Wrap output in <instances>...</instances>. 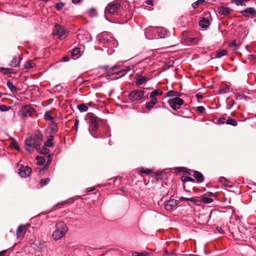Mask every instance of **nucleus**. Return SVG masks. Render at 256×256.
<instances>
[{
	"mask_svg": "<svg viewBox=\"0 0 256 256\" xmlns=\"http://www.w3.org/2000/svg\"><path fill=\"white\" fill-rule=\"evenodd\" d=\"M42 141V134L40 132L35 134L33 138L27 139L25 141L26 146L32 147L38 150Z\"/></svg>",
	"mask_w": 256,
	"mask_h": 256,
	"instance_id": "nucleus-1",
	"label": "nucleus"
},
{
	"mask_svg": "<svg viewBox=\"0 0 256 256\" xmlns=\"http://www.w3.org/2000/svg\"><path fill=\"white\" fill-rule=\"evenodd\" d=\"M68 231L67 227L64 222H60L56 224V230L52 234V237L57 240L63 237Z\"/></svg>",
	"mask_w": 256,
	"mask_h": 256,
	"instance_id": "nucleus-2",
	"label": "nucleus"
},
{
	"mask_svg": "<svg viewBox=\"0 0 256 256\" xmlns=\"http://www.w3.org/2000/svg\"><path fill=\"white\" fill-rule=\"evenodd\" d=\"M86 120L90 124L89 132H90V130L96 131L98 130L99 126L100 118L92 112L88 113L86 118Z\"/></svg>",
	"mask_w": 256,
	"mask_h": 256,
	"instance_id": "nucleus-3",
	"label": "nucleus"
},
{
	"mask_svg": "<svg viewBox=\"0 0 256 256\" xmlns=\"http://www.w3.org/2000/svg\"><path fill=\"white\" fill-rule=\"evenodd\" d=\"M120 8L121 6L118 3L112 2L109 4L107 6L105 10V12L110 14H118V11H120V15L123 16L124 14L122 13L121 11L120 10Z\"/></svg>",
	"mask_w": 256,
	"mask_h": 256,
	"instance_id": "nucleus-4",
	"label": "nucleus"
},
{
	"mask_svg": "<svg viewBox=\"0 0 256 256\" xmlns=\"http://www.w3.org/2000/svg\"><path fill=\"white\" fill-rule=\"evenodd\" d=\"M66 30L60 24H56L52 32L54 36H58L60 40H62L66 37Z\"/></svg>",
	"mask_w": 256,
	"mask_h": 256,
	"instance_id": "nucleus-5",
	"label": "nucleus"
},
{
	"mask_svg": "<svg viewBox=\"0 0 256 256\" xmlns=\"http://www.w3.org/2000/svg\"><path fill=\"white\" fill-rule=\"evenodd\" d=\"M145 92L140 90H136L132 91L129 94L128 97L130 100H139L144 96Z\"/></svg>",
	"mask_w": 256,
	"mask_h": 256,
	"instance_id": "nucleus-6",
	"label": "nucleus"
},
{
	"mask_svg": "<svg viewBox=\"0 0 256 256\" xmlns=\"http://www.w3.org/2000/svg\"><path fill=\"white\" fill-rule=\"evenodd\" d=\"M34 112L35 110L34 108H32L30 105H26L22 108L20 113L23 116L26 117L31 116Z\"/></svg>",
	"mask_w": 256,
	"mask_h": 256,
	"instance_id": "nucleus-7",
	"label": "nucleus"
},
{
	"mask_svg": "<svg viewBox=\"0 0 256 256\" xmlns=\"http://www.w3.org/2000/svg\"><path fill=\"white\" fill-rule=\"evenodd\" d=\"M32 172L31 168L27 166L20 165L18 169V174L22 178H26L30 176Z\"/></svg>",
	"mask_w": 256,
	"mask_h": 256,
	"instance_id": "nucleus-8",
	"label": "nucleus"
},
{
	"mask_svg": "<svg viewBox=\"0 0 256 256\" xmlns=\"http://www.w3.org/2000/svg\"><path fill=\"white\" fill-rule=\"evenodd\" d=\"M244 16H250L252 18L256 17V10L254 8H248L240 12Z\"/></svg>",
	"mask_w": 256,
	"mask_h": 256,
	"instance_id": "nucleus-9",
	"label": "nucleus"
},
{
	"mask_svg": "<svg viewBox=\"0 0 256 256\" xmlns=\"http://www.w3.org/2000/svg\"><path fill=\"white\" fill-rule=\"evenodd\" d=\"M29 224L20 225L16 230V237L18 238H23L25 234Z\"/></svg>",
	"mask_w": 256,
	"mask_h": 256,
	"instance_id": "nucleus-10",
	"label": "nucleus"
},
{
	"mask_svg": "<svg viewBox=\"0 0 256 256\" xmlns=\"http://www.w3.org/2000/svg\"><path fill=\"white\" fill-rule=\"evenodd\" d=\"M176 206V200L174 199H171L170 200L166 202L165 204V208L167 210H173Z\"/></svg>",
	"mask_w": 256,
	"mask_h": 256,
	"instance_id": "nucleus-11",
	"label": "nucleus"
},
{
	"mask_svg": "<svg viewBox=\"0 0 256 256\" xmlns=\"http://www.w3.org/2000/svg\"><path fill=\"white\" fill-rule=\"evenodd\" d=\"M218 12L220 14L226 16L230 14L232 10L229 8L221 6L218 8Z\"/></svg>",
	"mask_w": 256,
	"mask_h": 256,
	"instance_id": "nucleus-12",
	"label": "nucleus"
},
{
	"mask_svg": "<svg viewBox=\"0 0 256 256\" xmlns=\"http://www.w3.org/2000/svg\"><path fill=\"white\" fill-rule=\"evenodd\" d=\"M193 176L198 183H202L204 180L203 174L198 171L194 170Z\"/></svg>",
	"mask_w": 256,
	"mask_h": 256,
	"instance_id": "nucleus-13",
	"label": "nucleus"
},
{
	"mask_svg": "<svg viewBox=\"0 0 256 256\" xmlns=\"http://www.w3.org/2000/svg\"><path fill=\"white\" fill-rule=\"evenodd\" d=\"M210 24V22L209 20L206 18H202L199 22L200 26L203 28H208Z\"/></svg>",
	"mask_w": 256,
	"mask_h": 256,
	"instance_id": "nucleus-14",
	"label": "nucleus"
},
{
	"mask_svg": "<svg viewBox=\"0 0 256 256\" xmlns=\"http://www.w3.org/2000/svg\"><path fill=\"white\" fill-rule=\"evenodd\" d=\"M147 80H148V78L145 76H139L136 78V85L140 86L141 84H142Z\"/></svg>",
	"mask_w": 256,
	"mask_h": 256,
	"instance_id": "nucleus-15",
	"label": "nucleus"
},
{
	"mask_svg": "<svg viewBox=\"0 0 256 256\" xmlns=\"http://www.w3.org/2000/svg\"><path fill=\"white\" fill-rule=\"evenodd\" d=\"M50 132L51 134H56L58 132V127L57 124L54 121H52V124H50L48 126Z\"/></svg>",
	"mask_w": 256,
	"mask_h": 256,
	"instance_id": "nucleus-16",
	"label": "nucleus"
},
{
	"mask_svg": "<svg viewBox=\"0 0 256 256\" xmlns=\"http://www.w3.org/2000/svg\"><path fill=\"white\" fill-rule=\"evenodd\" d=\"M168 103L173 110H176V98H170L168 100Z\"/></svg>",
	"mask_w": 256,
	"mask_h": 256,
	"instance_id": "nucleus-17",
	"label": "nucleus"
},
{
	"mask_svg": "<svg viewBox=\"0 0 256 256\" xmlns=\"http://www.w3.org/2000/svg\"><path fill=\"white\" fill-rule=\"evenodd\" d=\"M47 146H42V148H41L40 146H39V148H38V150H36L38 153L41 154H48L50 152V149L46 148Z\"/></svg>",
	"mask_w": 256,
	"mask_h": 256,
	"instance_id": "nucleus-18",
	"label": "nucleus"
},
{
	"mask_svg": "<svg viewBox=\"0 0 256 256\" xmlns=\"http://www.w3.org/2000/svg\"><path fill=\"white\" fill-rule=\"evenodd\" d=\"M6 85L12 92H17L18 88L12 84V82L10 80L7 81Z\"/></svg>",
	"mask_w": 256,
	"mask_h": 256,
	"instance_id": "nucleus-19",
	"label": "nucleus"
},
{
	"mask_svg": "<svg viewBox=\"0 0 256 256\" xmlns=\"http://www.w3.org/2000/svg\"><path fill=\"white\" fill-rule=\"evenodd\" d=\"M20 60H17V58L14 57V58L12 61L10 62V66L12 67H16L19 65L20 62L21 60V57L18 58Z\"/></svg>",
	"mask_w": 256,
	"mask_h": 256,
	"instance_id": "nucleus-20",
	"label": "nucleus"
},
{
	"mask_svg": "<svg viewBox=\"0 0 256 256\" xmlns=\"http://www.w3.org/2000/svg\"><path fill=\"white\" fill-rule=\"evenodd\" d=\"M54 136L52 134H50L48 136L47 140L44 143V146H47L48 147L52 146H53V143L52 141L53 140Z\"/></svg>",
	"mask_w": 256,
	"mask_h": 256,
	"instance_id": "nucleus-21",
	"label": "nucleus"
},
{
	"mask_svg": "<svg viewBox=\"0 0 256 256\" xmlns=\"http://www.w3.org/2000/svg\"><path fill=\"white\" fill-rule=\"evenodd\" d=\"M0 72H2L4 74H12L14 72V69L10 68H0Z\"/></svg>",
	"mask_w": 256,
	"mask_h": 256,
	"instance_id": "nucleus-22",
	"label": "nucleus"
},
{
	"mask_svg": "<svg viewBox=\"0 0 256 256\" xmlns=\"http://www.w3.org/2000/svg\"><path fill=\"white\" fill-rule=\"evenodd\" d=\"M181 180L183 182H194V180L190 177L182 176H181Z\"/></svg>",
	"mask_w": 256,
	"mask_h": 256,
	"instance_id": "nucleus-23",
	"label": "nucleus"
},
{
	"mask_svg": "<svg viewBox=\"0 0 256 256\" xmlns=\"http://www.w3.org/2000/svg\"><path fill=\"white\" fill-rule=\"evenodd\" d=\"M177 172H182L184 174H188L189 175L191 174L189 172V170L184 167H177Z\"/></svg>",
	"mask_w": 256,
	"mask_h": 256,
	"instance_id": "nucleus-24",
	"label": "nucleus"
},
{
	"mask_svg": "<svg viewBox=\"0 0 256 256\" xmlns=\"http://www.w3.org/2000/svg\"><path fill=\"white\" fill-rule=\"evenodd\" d=\"M37 160V164L38 166H42L44 164L45 162V159L44 157L40 156H38L36 157Z\"/></svg>",
	"mask_w": 256,
	"mask_h": 256,
	"instance_id": "nucleus-25",
	"label": "nucleus"
},
{
	"mask_svg": "<svg viewBox=\"0 0 256 256\" xmlns=\"http://www.w3.org/2000/svg\"><path fill=\"white\" fill-rule=\"evenodd\" d=\"M205 2L204 0H198L197 1L193 2L192 4V6L194 8H197L200 5L202 4L203 3Z\"/></svg>",
	"mask_w": 256,
	"mask_h": 256,
	"instance_id": "nucleus-26",
	"label": "nucleus"
},
{
	"mask_svg": "<svg viewBox=\"0 0 256 256\" xmlns=\"http://www.w3.org/2000/svg\"><path fill=\"white\" fill-rule=\"evenodd\" d=\"M126 70H120L118 72H116V73H114L113 75H115L116 76L114 78H120L123 76H124L126 74Z\"/></svg>",
	"mask_w": 256,
	"mask_h": 256,
	"instance_id": "nucleus-27",
	"label": "nucleus"
},
{
	"mask_svg": "<svg viewBox=\"0 0 256 256\" xmlns=\"http://www.w3.org/2000/svg\"><path fill=\"white\" fill-rule=\"evenodd\" d=\"M162 94V91L160 90H156L152 91L150 94V97H156L157 96H160Z\"/></svg>",
	"mask_w": 256,
	"mask_h": 256,
	"instance_id": "nucleus-28",
	"label": "nucleus"
},
{
	"mask_svg": "<svg viewBox=\"0 0 256 256\" xmlns=\"http://www.w3.org/2000/svg\"><path fill=\"white\" fill-rule=\"evenodd\" d=\"M227 54V50H220L219 52H218L216 54V58H220L223 56H224Z\"/></svg>",
	"mask_w": 256,
	"mask_h": 256,
	"instance_id": "nucleus-29",
	"label": "nucleus"
},
{
	"mask_svg": "<svg viewBox=\"0 0 256 256\" xmlns=\"http://www.w3.org/2000/svg\"><path fill=\"white\" fill-rule=\"evenodd\" d=\"M10 146L13 147L14 149L17 150L18 151H20V149L16 141L14 139H12Z\"/></svg>",
	"mask_w": 256,
	"mask_h": 256,
	"instance_id": "nucleus-30",
	"label": "nucleus"
},
{
	"mask_svg": "<svg viewBox=\"0 0 256 256\" xmlns=\"http://www.w3.org/2000/svg\"><path fill=\"white\" fill-rule=\"evenodd\" d=\"M229 46L233 51H236L238 49V46L236 44V40H234L230 42L229 44Z\"/></svg>",
	"mask_w": 256,
	"mask_h": 256,
	"instance_id": "nucleus-31",
	"label": "nucleus"
},
{
	"mask_svg": "<svg viewBox=\"0 0 256 256\" xmlns=\"http://www.w3.org/2000/svg\"><path fill=\"white\" fill-rule=\"evenodd\" d=\"M226 124H227L231 125V126H237V124H238V122L236 120H234V119H232V118H230L227 120L226 122Z\"/></svg>",
	"mask_w": 256,
	"mask_h": 256,
	"instance_id": "nucleus-32",
	"label": "nucleus"
},
{
	"mask_svg": "<svg viewBox=\"0 0 256 256\" xmlns=\"http://www.w3.org/2000/svg\"><path fill=\"white\" fill-rule=\"evenodd\" d=\"M78 108L80 112H86L88 110V106L84 104H79Z\"/></svg>",
	"mask_w": 256,
	"mask_h": 256,
	"instance_id": "nucleus-33",
	"label": "nucleus"
},
{
	"mask_svg": "<svg viewBox=\"0 0 256 256\" xmlns=\"http://www.w3.org/2000/svg\"><path fill=\"white\" fill-rule=\"evenodd\" d=\"M36 66V64L34 62H32L30 60H28L25 64L24 68L26 69H30Z\"/></svg>",
	"mask_w": 256,
	"mask_h": 256,
	"instance_id": "nucleus-34",
	"label": "nucleus"
},
{
	"mask_svg": "<svg viewBox=\"0 0 256 256\" xmlns=\"http://www.w3.org/2000/svg\"><path fill=\"white\" fill-rule=\"evenodd\" d=\"M50 182V179L49 178H46V179H42L40 182V184L41 186H44L49 183Z\"/></svg>",
	"mask_w": 256,
	"mask_h": 256,
	"instance_id": "nucleus-35",
	"label": "nucleus"
},
{
	"mask_svg": "<svg viewBox=\"0 0 256 256\" xmlns=\"http://www.w3.org/2000/svg\"><path fill=\"white\" fill-rule=\"evenodd\" d=\"M166 176V174L162 172H158L156 173V180L162 179V178H163L164 177H165Z\"/></svg>",
	"mask_w": 256,
	"mask_h": 256,
	"instance_id": "nucleus-36",
	"label": "nucleus"
},
{
	"mask_svg": "<svg viewBox=\"0 0 256 256\" xmlns=\"http://www.w3.org/2000/svg\"><path fill=\"white\" fill-rule=\"evenodd\" d=\"M202 200L204 203L206 204H210L213 201L212 198L206 196L202 197Z\"/></svg>",
	"mask_w": 256,
	"mask_h": 256,
	"instance_id": "nucleus-37",
	"label": "nucleus"
},
{
	"mask_svg": "<svg viewBox=\"0 0 256 256\" xmlns=\"http://www.w3.org/2000/svg\"><path fill=\"white\" fill-rule=\"evenodd\" d=\"M44 118L46 120H50L52 123V121H54L53 117L50 114L49 112H46L44 114Z\"/></svg>",
	"mask_w": 256,
	"mask_h": 256,
	"instance_id": "nucleus-38",
	"label": "nucleus"
},
{
	"mask_svg": "<svg viewBox=\"0 0 256 256\" xmlns=\"http://www.w3.org/2000/svg\"><path fill=\"white\" fill-rule=\"evenodd\" d=\"M179 200H180L190 201L194 203H195L196 202V199L194 198H187L181 196L179 198Z\"/></svg>",
	"mask_w": 256,
	"mask_h": 256,
	"instance_id": "nucleus-39",
	"label": "nucleus"
},
{
	"mask_svg": "<svg viewBox=\"0 0 256 256\" xmlns=\"http://www.w3.org/2000/svg\"><path fill=\"white\" fill-rule=\"evenodd\" d=\"M180 96V94L177 92V105L178 106H182L184 104V100L179 98Z\"/></svg>",
	"mask_w": 256,
	"mask_h": 256,
	"instance_id": "nucleus-40",
	"label": "nucleus"
},
{
	"mask_svg": "<svg viewBox=\"0 0 256 256\" xmlns=\"http://www.w3.org/2000/svg\"><path fill=\"white\" fill-rule=\"evenodd\" d=\"M11 108L10 106H8L6 105H0V110L2 112H6Z\"/></svg>",
	"mask_w": 256,
	"mask_h": 256,
	"instance_id": "nucleus-41",
	"label": "nucleus"
},
{
	"mask_svg": "<svg viewBox=\"0 0 256 256\" xmlns=\"http://www.w3.org/2000/svg\"><path fill=\"white\" fill-rule=\"evenodd\" d=\"M64 4L62 2L56 3L55 4V8L58 10H60L62 8L64 7Z\"/></svg>",
	"mask_w": 256,
	"mask_h": 256,
	"instance_id": "nucleus-42",
	"label": "nucleus"
},
{
	"mask_svg": "<svg viewBox=\"0 0 256 256\" xmlns=\"http://www.w3.org/2000/svg\"><path fill=\"white\" fill-rule=\"evenodd\" d=\"M198 38H188V42H190V44H196L198 42Z\"/></svg>",
	"mask_w": 256,
	"mask_h": 256,
	"instance_id": "nucleus-43",
	"label": "nucleus"
},
{
	"mask_svg": "<svg viewBox=\"0 0 256 256\" xmlns=\"http://www.w3.org/2000/svg\"><path fill=\"white\" fill-rule=\"evenodd\" d=\"M80 52V49L79 48H74L71 52V54L72 56H76Z\"/></svg>",
	"mask_w": 256,
	"mask_h": 256,
	"instance_id": "nucleus-44",
	"label": "nucleus"
},
{
	"mask_svg": "<svg viewBox=\"0 0 256 256\" xmlns=\"http://www.w3.org/2000/svg\"><path fill=\"white\" fill-rule=\"evenodd\" d=\"M152 170L150 169H148V168H142L140 170V174H150L151 173H152Z\"/></svg>",
	"mask_w": 256,
	"mask_h": 256,
	"instance_id": "nucleus-45",
	"label": "nucleus"
},
{
	"mask_svg": "<svg viewBox=\"0 0 256 256\" xmlns=\"http://www.w3.org/2000/svg\"><path fill=\"white\" fill-rule=\"evenodd\" d=\"M52 158L50 154H48V160H47V162H46V164L45 165V166H44V168H43V169H47L48 168V166L49 164L52 162Z\"/></svg>",
	"mask_w": 256,
	"mask_h": 256,
	"instance_id": "nucleus-46",
	"label": "nucleus"
},
{
	"mask_svg": "<svg viewBox=\"0 0 256 256\" xmlns=\"http://www.w3.org/2000/svg\"><path fill=\"white\" fill-rule=\"evenodd\" d=\"M234 2L237 6H243L245 4L243 0H234Z\"/></svg>",
	"mask_w": 256,
	"mask_h": 256,
	"instance_id": "nucleus-47",
	"label": "nucleus"
},
{
	"mask_svg": "<svg viewBox=\"0 0 256 256\" xmlns=\"http://www.w3.org/2000/svg\"><path fill=\"white\" fill-rule=\"evenodd\" d=\"M154 105V103L149 102H148L147 103L146 106V108L148 110H150L153 108Z\"/></svg>",
	"mask_w": 256,
	"mask_h": 256,
	"instance_id": "nucleus-48",
	"label": "nucleus"
},
{
	"mask_svg": "<svg viewBox=\"0 0 256 256\" xmlns=\"http://www.w3.org/2000/svg\"><path fill=\"white\" fill-rule=\"evenodd\" d=\"M226 120L224 118H220L218 119L217 123L218 124H224L226 122Z\"/></svg>",
	"mask_w": 256,
	"mask_h": 256,
	"instance_id": "nucleus-49",
	"label": "nucleus"
},
{
	"mask_svg": "<svg viewBox=\"0 0 256 256\" xmlns=\"http://www.w3.org/2000/svg\"><path fill=\"white\" fill-rule=\"evenodd\" d=\"M79 124V120L77 118L75 119L74 120V130L76 132H77L78 130V125Z\"/></svg>",
	"mask_w": 256,
	"mask_h": 256,
	"instance_id": "nucleus-50",
	"label": "nucleus"
},
{
	"mask_svg": "<svg viewBox=\"0 0 256 256\" xmlns=\"http://www.w3.org/2000/svg\"><path fill=\"white\" fill-rule=\"evenodd\" d=\"M176 92L174 90H169L166 94V96H174Z\"/></svg>",
	"mask_w": 256,
	"mask_h": 256,
	"instance_id": "nucleus-51",
	"label": "nucleus"
},
{
	"mask_svg": "<svg viewBox=\"0 0 256 256\" xmlns=\"http://www.w3.org/2000/svg\"><path fill=\"white\" fill-rule=\"evenodd\" d=\"M197 110L200 113L202 114L205 112V108L202 106H199L197 107Z\"/></svg>",
	"mask_w": 256,
	"mask_h": 256,
	"instance_id": "nucleus-52",
	"label": "nucleus"
},
{
	"mask_svg": "<svg viewBox=\"0 0 256 256\" xmlns=\"http://www.w3.org/2000/svg\"><path fill=\"white\" fill-rule=\"evenodd\" d=\"M124 16L126 17V20H128L131 19L132 16V14L131 12H128L125 14Z\"/></svg>",
	"mask_w": 256,
	"mask_h": 256,
	"instance_id": "nucleus-53",
	"label": "nucleus"
},
{
	"mask_svg": "<svg viewBox=\"0 0 256 256\" xmlns=\"http://www.w3.org/2000/svg\"><path fill=\"white\" fill-rule=\"evenodd\" d=\"M102 68L108 74H110L111 72L108 66H102Z\"/></svg>",
	"mask_w": 256,
	"mask_h": 256,
	"instance_id": "nucleus-54",
	"label": "nucleus"
},
{
	"mask_svg": "<svg viewBox=\"0 0 256 256\" xmlns=\"http://www.w3.org/2000/svg\"><path fill=\"white\" fill-rule=\"evenodd\" d=\"M245 98V96L244 94H236V100H242Z\"/></svg>",
	"mask_w": 256,
	"mask_h": 256,
	"instance_id": "nucleus-55",
	"label": "nucleus"
},
{
	"mask_svg": "<svg viewBox=\"0 0 256 256\" xmlns=\"http://www.w3.org/2000/svg\"><path fill=\"white\" fill-rule=\"evenodd\" d=\"M152 100L150 102L154 103V104H156L158 102V100L156 97H150Z\"/></svg>",
	"mask_w": 256,
	"mask_h": 256,
	"instance_id": "nucleus-56",
	"label": "nucleus"
},
{
	"mask_svg": "<svg viewBox=\"0 0 256 256\" xmlns=\"http://www.w3.org/2000/svg\"><path fill=\"white\" fill-rule=\"evenodd\" d=\"M90 16H92L94 15V14L96 12V10L94 8H92L90 10Z\"/></svg>",
	"mask_w": 256,
	"mask_h": 256,
	"instance_id": "nucleus-57",
	"label": "nucleus"
},
{
	"mask_svg": "<svg viewBox=\"0 0 256 256\" xmlns=\"http://www.w3.org/2000/svg\"><path fill=\"white\" fill-rule=\"evenodd\" d=\"M216 230L220 234H224V230L220 227H216Z\"/></svg>",
	"mask_w": 256,
	"mask_h": 256,
	"instance_id": "nucleus-58",
	"label": "nucleus"
},
{
	"mask_svg": "<svg viewBox=\"0 0 256 256\" xmlns=\"http://www.w3.org/2000/svg\"><path fill=\"white\" fill-rule=\"evenodd\" d=\"M220 181L222 182L225 186H226V180L224 178V177L220 178Z\"/></svg>",
	"mask_w": 256,
	"mask_h": 256,
	"instance_id": "nucleus-59",
	"label": "nucleus"
},
{
	"mask_svg": "<svg viewBox=\"0 0 256 256\" xmlns=\"http://www.w3.org/2000/svg\"><path fill=\"white\" fill-rule=\"evenodd\" d=\"M149 254V252H139V256H146Z\"/></svg>",
	"mask_w": 256,
	"mask_h": 256,
	"instance_id": "nucleus-60",
	"label": "nucleus"
},
{
	"mask_svg": "<svg viewBox=\"0 0 256 256\" xmlns=\"http://www.w3.org/2000/svg\"><path fill=\"white\" fill-rule=\"evenodd\" d=\"M248 58L250 60H252L255 58V56L252 54H250L248 56Z\"/></svg>",
	"mask_w": 256,
	"mask_h": 256,
	"instance_id": "nucleus-61",
	"label": "nucleus"
},
{
	"mask_svg": "<svg viewBox=\"0 0 256 256\" xmlns=\"http://www.w3.org/2000/svg\"><path fill=\"white\" fill-rule=\"evenodd\" d=\"M26 146V150L29 152V154H30L31 152H32V150L31 149L32 147H29V146Z\"/></svg>",
	"mask_w": 256,
	"mask_h": 256,
	"instance_id": "nucleus-62",
	"label": "nucleus"
},
{
	"mask_svg": "<svg viewBox=\"0 0 256 256\" xmlns=\"http://www.w3.org/2000/svg\"><path fill=\"white\" fill-rule=\"evenodd\" d=\"M69 60H70V58H69V57H68V56H64V57L62 58V60H63L64 62H67V61Z\"/></svg>",
	"mask_w": 256,
	"mask_h": 256,
	"instance_id": "nucleus-63",
	"label": "nucleus"
},
{
	"mask_svg": "<svg viewBox=\"0 0 256 256\" xmlns=\"http://www.w3.org/2000/svg\"><path fill=\"white\" fill-rule=\"evenodd\" d=\"M153 0H147L146 4L149 5H153Z\"/></svg>",
	"mask_w": 256,
	"mask_h": 256,
	"instance_id": "nucleus-64",
	"label": "nucleus"
}]
</instances>
